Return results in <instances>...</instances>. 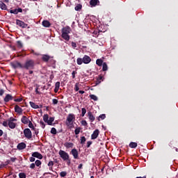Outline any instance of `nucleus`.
Segmentation results:
<instances>
[{
	"label": "nucleus",
	"instance_id": "1",
	"mask_svg": "<svg viewBox=\"0 0 178 178\" xmlns=\"http://www.w3.org/2000/svg\"><path fill=\"white\" fill-rule=\"evenodd\" d=\"M72 32V29H70V26H65L61 29V37L65 40V41H69L70 40V33Z\"/></svg>",
	"mask_w": 178,
	"mask_h": 178
},
{
	"label": "nucleus",
	"instance_id": "2",
	"mask_svg": "<svg viewBox=\"0 0 178 178\" xmlns=\"http://www.w3.org/2000/svg\"><path fill=\"white\" fill-rule=\"evenodd\" d=\"M74 120H76V115L74 114H69L67 117L65 124L68 127V129H73L74 127Z\"/></svg>",
	"mask_w": 178,
	"mask_h": 178
},
{
	"label": "nucleus",
	"instance_id": "3",
	"mask_svg": "<svg viewBox=\"0 0 178 178\" xmlns=\"http://www.w3.org/2000/svg\"><path fill=\"white\" fill-rule=\"evenodd\" d=\"M34 66H35V61L34 60H26L25 63L23 65L24 69H26L27 70L34 69Z\"/></svg>",
	"mask_w": 178,
	"mask_h": 178
},
{
	"label": "nucleus",
	"instance_id": "4",
	"mask_svg": "<svg viewBox=\"0 0 178 178\" xmlns=\"http://www.w3.org/2000/svg\"><path fill=\"white\" fill-rule=\"evenodd\" d=\"M41 56H42V60L43 62H46V63L50 62V63H52V64H54L56 62L55 60H54V57L50 56L48 54H42Z\"/></svg>",
	"mask_w": 178,
	"mask_h": 178
},
{
	"label": "nucleus",
	"instance_id": "5",
	"mask_svg": "<svg viewBox=\"0 0 178 178\" xmlns=\"http://www.w3.org/2000/svg\"><path fill=\"white\" fill-rule=\"evenodd\" d=\"M58 154L60 155V158L63 159V161H68L69 154H67L66 152L63 150H60Z\"/></svg>",
	"mask_w": 178,
	"mask_h": 178
},
{
	"label": "nucleus",
	"instance_id": "6",
	"mask_svg": "<svg viewBox=\"0 0 178 178\" xmlns=\"http://www.w3.org/2000/svg\"><path fill=\"white\" fill-rule=\"evenodd\" d=\"M24 134L25 137L26 138H28L29 140H30V138H31V137H33V135L31 134V130H30V129H29V128L25 129L24 130Z\"/></svg>",
	"mask_w": 178,
	"mask_h": 178
},
{
	"label": "nucleus",
	"instance_id": "7",
	"mask_svg": "<svg viewBox=\"0 0 178 178\" xmlns=\"http://www.w3.org/2000/svg\"><path fill=\"white\" fill-rule=\"evenodd\" d=\"M16 24L19 26V27H22V29H26L27 27V24L23 22V21L17 19L16 20Z\"/></svg>",
	"mask_w": 178,
	"mask_h": 178
},
{
	"label": "nucleus",
	"instance_id": "8",
	"mask_svg": "<svg viewBox=\"0 0 178 178\" xmlns=\"http://www.w3.org/2000/svg\"><path fill=\"white\" fill-rule=\"evenodd\" d=\"M13 67H14V69H19L23 67V65H22V64L17 61L13 62L11 63Z\"/></svg>",
	"mask_w": 178,
	"mask_h": 178
},
{
	"label": "nucleus",
	"instance_id": "9",
	"mask_svg": "<svg viewBox=\"0 0 178 178\" xmlns=\"http://www.w3.org/2000/svg\"><path fill=\"white\" fill-rule=\"evenodd\" d=\"M98 136H99V130L96 129L91 135V140H95L96 138H97Z\"/></svg>",
	"mask_w": 178,
	"mask_h": 178
},
{
	"label": "nucleus",
	"instance_id": "10",
	"mask_svg": "<svg viewBox=\"0 0 178 178\" xmlns=\"http://www.w3.org/2000/svg\"><path fill=\"white\" fill-rule=\"evenodd\" d=\"M72 155L74 156V159H79V152L76 149H72L71 151Z\"/></svg>",
	"mask_w": 178,
	"mask_h": 178
},
{
	"label": "nucleus",
	"instance_id": "11",
	"mask_svg": "<svg viewBox=\"0 0 178 178\" xmlns=\"http://www.w3.org/2000/svg\"><path fill=\"white\" fill-rule=\"evenodd\" d=\"M82 59H83V63H85V65H88V63H90V62H91V58H90V56H88L87 55H85Z\"/></svg>",
	"mask_w": 178,
	"mask_h": 178
},
{
	"label": "nucleus",
	"instance_id": "12",
	"mask_svg": "<svg viewBox=\"0 0 178 178\" xmlns=\"http://www.w3.org/2000/svg\"><path fill=\"white\" fill-rule=\"evenodd\" d=\"M33 158H38V159H42V154L38 152H35L32 154Z\"/></svg>",
	"mask_w": 178,
	"mask_h": 178
},
{
	"label": "nucleus",
	"instance_id": "13",
	"mask_svg": "<svg viewBox=\"0 0 178 178\" xmlns=\"http://www.w3.org/2000/svg\"><path fill=\"white\" fill-rule=\"evenodd\" d=\"M90 5L92 8L97 6V5H99V0H90Z\"/></svg>",
	"mask_w": 178,
	"mask_h": 178
},
{
	"label": "nucleus",
	"instance_id": "14",
	"mask_svg": "<svg viewBox=\"0 0 178 178\" xmlns=\"http://www.w3.org/2000/svg\"><path fill=\"white\" fill-rule=\"evenodd\" d=\"M15 111L17 113H19V115H22L23 113V109L20 108L18 105H16L15 106Z\"/></svg>",
	"mask_w": 178,
	"mask_h": 178
},
{
	"label": "nucleus",
	"instance_id": "15",
	"mask_svg": "<svg viewBox=\"0 0 178 178\" xmlns=\"http://www.w3.org/2000/svg\"><path fill=\"white\" fill-rule=\"evenodd\" d=\"M26 143H21L17 145V149H19L20 151L22 149H24L26 148Z\"/></svg>",
	"mask_w": 178,
	"mask_h": 178
},
{
	"label": "nucleus",
	"instance_id": "16",
	"mask_svg": "<svg viewBox=\"0 0 178 178\" xmlns=\"http://www.w3.org/2000/svg\"><path fill=\"white\" fill-rule=\"evenodd\" d=\"M88 116L90 122H92L94 120H95V117H94V115H92V113L88 112Z\"/></svg>",
	"mask_w": 178,
	"mask_h": 178
},
{
	"label": "nucleus",
	"instance_id": "17",
	"mask_svg": "<svg viewBox=\"0 0 178 178\" xmlns=\"http://www.w3.org/2000/svg\"><path fill=\"white\" fill-rule=\"evenodd\" d=\"M22 122L24 123V124H29V122H30V120H29V118L26 116H22Z\"/></svg>",
	"mask_w": 178,
	"mask_h": 178
},
{
	"label": "nucleus",
	"instance_id": "18",
	"mask_svg": "<svg viewBox=\"0 0 178 178\" xmlns=\"http://www.w3.org/2000/svg\"><path fill=\"white\" fill-rule=\"evenodd\" d=\"M42 24L43 27H51V22H49L48 20H44L42 22Z\"/></svg>",
	"mask_w": 178,
	"mask_h": 178
},
{
	"label": "nucleus",
	"instance_id": "19",
	"mask_svg": "<svg viewBox=\"0 0 178 178\" xmlns=\"http://www.w3.org/2000/svg\"><path fill=\"white\" fill-rule=\"evenodd\" d=\"M59 87H60V82H56L55 84L54 92L59 91Z\"/></svg>",
	"mask_w": 178,
	"mask_h": 178
},
{
	"label": "nucleus",
	"instance_id": "20",
	"mask_svg": "<svg viewBox=\"0 0 178 178\" xmlns=\"http://www.w3.org/2000/svg\"><path fill=\"white\" fill-rule=\"evenodd\" d=\"M29 104L31 106V108H33V109H38V108H40L38 105L35 104V103L33 102H30Z\"/></svg>",
	"mask_w": 178,
	"mask_h": 178
},
{
	"label": "nucleus",
	"instance_id": "21",
	"mask_svg": "<svg viewBox=\"0 0 178 178\" xmlns=\"http://www.w3.org/2000/svg\"><path fill=\"white\" fill-rule=\"evenodd\" d=\"M12 99V95H6V96L4 98V102H9Z\"/></svg>",
	"mask_w": 178,
	"mask_h": 178
},
{
	"label": "nucleus",
	"instance_id": "22",
	"mask_svg": "<svg viewBox=\"0 0 178 178\" xmlns=\"http://www.w3.org/2000/svg\"><path fill=\"white\" fill-rule=\"evenodd\" d=\"M54 120L55 118L51 117L47 121V124H49V126H52V123H54Z\"/></svg>",
	"mask_w": 178,
	"mask_h": 178
},
{
	"label": "nucleus",
	"instance_id": "23",
	"mask_svg": "<svg viewBox=\"0 0 178 178\" xmlns=\"http://www.w3.org/2000/svg\"><path fill=\"white\" fill-rule=\"evenodd\" d=\"M8 126L10 129H15V127H16V124L12 121H10L8 122Z\"/></svg>",
	"mask_w": 178,
	"mask_h": 178
},
{
	"label": "nucleus",
	"instance_id": "24",
	"mask_svg": "<svg viewBox=\"0 0 178 178\" xmlns=\"http://www.w3.org/2000/svg\"><path fill=\"white\" fill-rule=\"evenodd\" d=\"M73 145L74 144L72 143H65L64 144V146L66 147V148H73Z\"/></svg>",
	"mask_w": 178,
	"mask_h": 178
},
{
	"label": "nucleus",
	"instance_id": "25",
	"mask_svg": "<svg viewBox=\"0 0 178 178\" xmlns=\"http://www.w3.org/2000/svg\"><path fill=\"white\" fill-rule=\"evenodd\" d=\"M96 64L97 66H102L104 65V60H102V59H97L96 60Z\"/></svg>",
	"mask_w": 178,
	"mask_h": 178
},
{
	"label": "nucleus",
	"instance_id": "26",
	"mask_svg": "<svg viewBox=\"0 0 178 178\" xmlns=\"http://www.w3.org/2000/svg\"><path fill=\"white\" fill-rule=\"evenodd\" d=\"M7 8L6 4L4 3H0V8L2 9V10H6Z\"/></svg>",
	"mask_w": 178,
	"mask_h": 178
},
{
	"label": "nucleus",
	"instance_id": "27",
	"mask_svg": "<svg viewBox=\"0 0 178 178\" xmlns=\"http://www.w3.org/2000/svg\"><path fill=\"white\" fill-rule=\"evenodd\" d=\"M130 148H137V143L136 142H131L129 144Z\"/></svg>",
	"mask_w": 178,
	"mask_h": 178
},
{
	"label": "nucleus",
	"instance_id": "28",
	"mask_svg": "<svg viewBox=\"0 0 178 178\" xmlns=\"http://www.w3.org/2000/svg\"><path fill=\"white\" fill-rule=\"evenodd\" d=\"M102 66L103 72H106V70H108V65L106 64V63H103Z\"/></svg>",
	"mask_w": 178,
	"mask_h": 178
},
{
	"label": "nucleus",
	"instance_id": "29",
	"mask_svg": "<svg viewBox=\"0 0 178 178\" xmlns=\"http://www.w3.org/2000/svg\"><path fill=\"white\" fill-rule=\"evenodd\" d=\"M48 119H49V116L48 115V114H44L43 115V120L44 122H45V123H48Z\"/></svg>",
	"mask_w": 178,
	"mask_h": 178
},
{
	"label": "nucleus",
	"instance_id": "30",
	"mask_svg": "<svg viewBox=\"0 0 178 178\" xmlns=\"http://www.w3.org/2000/svg\"><path fill=\"white\" fill-rule=\"evenodd\" d=\"M105 118H106V115H105V114H102L100 115L98 118H97V120L99 122L101 120H104V119H105Z\"/></svg>",
	"mask_w": 178,
	"mask_h": 178
},
{
	"label": "nucleus",
	"instance_id": "31",
	"mask_svg": "<svg viewBox=\"0 0 178 178\" xmlns=\"http://www.w3.org/2000/svg\"><path fill=\"white\" fill-rule=\"evenodd\" d=\"M76 63H77V65H83V58H78L76 59Z\"/></svg>",
	"mask_w": 178,
	"mask_h": 178
},
{
	"label": "nucleus",
	"instance_id": "32",
	"mask_svg": "<svg viewBox=\"0 0 178 178\" xmlns=\"http://www.w3.org/2000/svg\"><path fill=\"white\" fill-rule=\"evenodd\" d=\"M47 165L49 167V170H52V168L54 167V161H50Z\"/></svg>",
	"mask_w": 178,
	"mask_h": 178
},
{
	"label": "nucleus",
	"instance_id": "33",
	"mask_svg": "<svg viewBox=\"0 0 178 178\" xmlns=\"http://www.w3.org/2000/svg\"><path fill=\"white\" fill-rule=\"evenodd\" d=\"M81 131V127H76L75 129L74 133L77 136L78 134H80Z\"/></svg>",
	"mask_w": 178,
	"mask_h": 178
},
{
	"label": "nucleus",
	"instance_id": "34",
	"mask_svg": "<svg viewBox=\"0 0 178 178\" xmlns=\"http://www.w3.org/2000/svg\"><path fill=\"white\" fill-rule=\"evenodd\" d=\"M90 98L93 99V101H98V97L95 95H90Z\"/></svg>",
	"mask_w": 178,
	"mask_h": 178
},
{
	"label": "nucleus",
	"instance_id": "35",
	"mask_svg": "<svg viewBox=\"0 0 178 178\" xmlns=\"http://www.w3.org/2000/svg\"><path fill=\"white\" fill-rule=\"evenodd\" d=\"M42 162L40 160H36L35 162V165L38 166V168H40V165H42Z\"/></svg>",
	"mask_w": 178,
	"mask_h": 178
},
{
	"label": "nucleus",
	"instance_id": "36",
	"mask_svg": "<svg viewBox=\"0 0 178 178\" xmlns=\"http://www.w3.org/2000/svg\"><path fill=\"white\" fill-rule=\"evenodd\" d=\"M86 113H87V110H86V108H83L81 109V117L84 118Z\"/></svg>",
	"mask_w": 178,
	"mask_h": 178
},
{
	"label": "nucleus",
	"instance_id": "37",
	"mask_svg": "<svg viewBox=\"0 0 178 178\" xmlns=\"http://www.w3.org/2000/svg\"><path fill=\"white\" fill-rule=\"evenodd\" d=\"M79 87H80V84L79 83H76L74 86V90L79 91V90H80V88Z\"/></svg>",
	"mask_w": 178,
	"mask_h": 178
},
{
	"label": "nucleus",
	"instance_id": "38",
	"mask_svg": "<svg viewBox=\"0 0 178 178\" xmlns=\"http://www.w3.org/2000/svg\"><path fill=\"white\" fill-rule=\"evenodd\" d=\"M86 137L84 136L81 137V144H86Z\"/></svg>",
	"mask_w": 178,
	"mask_h": 178
},
{
	"label": "nucleus",
	"instance_id": "39",
	"mask_svg": "<svg viewBox=\"0 0 178 178\" xmlns=\"http://www.w3.org/2000/svg\"><path fill=\"white\" fill-rule=\"evenodd\" d=\"M19 178H26V174L24 172H20L19 174Z\"/></svg>",
	"mask_w": 178,
	"mask_h": 178
},
{
	"label": "nucleus",
	"instance_id": "40",
	"mask_svg": "<svg viewBox=\"0 0 178 178\" xmlns=\"http://www.w3.org/2000/svg\"><path fill=\"white\" fill-rule=\"evenodd\" d=\"M67 175V173L66 172H65V171H63V172H61L60 173V176L61 177H65Z\"/></svg>",
	"mask_w": 178,
	"mask_h": 178
},
{
	"label": "nucleus",
	"instance_id": "41",
	"mask_svg": "<svg viewBox=\"0 0 178 178\" xmlns=\"http://www.w3.org/2000/svg\"><path fill=\"white\" fill-rule=\"evenodd\" d=\"M29 127H30V129H33V130H34V125L33 124V122H31V121H29Z\"/></svg>",
	"mask_w": 178,
	"mask_h": 178
},
{
	"label": "nucleus",
	"instance_id": "42",
	"mask_svg": "<svg viewBox=\"0 0 178 178\" xmlns=\"http://www.w3.org/2000/svg\"><path fill=\"white\" fill-rule=\"evenodd\" d=\"M81 9V5L78 4L75 6V10H80Z\"/></svg>",
	"mask_w": 178,
	"mask_h": 178
},
{
	"label": "nucleus",
	"instance_id": "43",
	"mask_svg": "<svg viewBox=\"0 0 178 178\" xmlns=\"http://www.w3.org/2000/svg\"><path fill=\"white\" fill-rule=\"evenodd\" d=\"M40 127H42V129H45V123L44 122L40 121Z\"/></svg>",
	"mask_w": 178,
	"mask_h": 178
},
{
	"label": "nucleus",
	"instance_id": "44",
	"mask_svg": "<svg viewBox=\"0 0 178 178\" xmlns=\"http://www.w3.org/2000/svg\"><path fill=\"white\" fill-rule=\"evenodd\" d=\"M51 134H56V129L51 128Z\"/></svg>",
	"mask_w": 178,
	"mask_h": 178
},
{
	"label": "nucleus",
	"instance_id": "45",
	"mask_svg": "<svg viewBox=\"0 0 178 178\" xmlns=\"http://www.w3.org/2000/svg\"><path fill=\"white\" fill-rule=\"evenodd\" d=\"M81 124H82V126H87L88 123H87V121L86 120H82L81 122Z\"/></svg>",
	"mask_w": 178,
	"mask_h": 178
},
{
	"label": "nucleus",
	"instance_id": "46",
	"mask_svg": "<svg viewBox=\"0 0 178 178\" xmlns=\"http://www.w3.org/2000/svg\"><path fill=\"white\" fill-rule=\"evenodd\" d=\"M10 12L11 13H14V15H17V13H18V11H17V9H15V10H10Z\"/></svg>",
	"mask_w": 178,
	"mask_h": 178
},
{
	"label": "nucleus",
	"instance_id": "47",
	"mask_svg": "<svg viewBox=\"0 0 178 178\" xmlns=\"http://www.w3.org/2000/svg\"><path fill=\"white\" fill-rule=\"evenodd\" d=\"M15 102H22L23 101L22 98H18L14 99Z\"/></svg>",
	"mask_w": 178,
	"mask_h": 178
},
{
	"label": "nucleus",
	"instance_id": "48",
	"mask_svg": "<svg viewBox=\"0 0 178 178\" xmlns=\"http://www.w3.org/2000/svg\"><path fill=\"white\" fill-rule=\"evenodd\" d=\"M30 168H31V169H35V163H32L30 165Z\"/></svg>",
	"mask_w": 178,
	"mask_h": 178
},
{
	"label": "nucleus",
	"instance_id": "49",
	"mask_svg": "<svg viewBox=\"0 0 178 178\" xmlns=\"http://www.w3.org/2000/svg\"><path fill=\"white\" fill-rule=\"evenodd\" d=\"M3 126H4V127H8V126H9V122L8 123V122L4 121L3 122Z\"/></svg>",
	"mask_w": 178,
	"mask_h": 178
},
{
	"label": "nucleus",
	"instance_id": "50",
	"mask_svg": "<svg viewBox=\"0 0 178 178\" xmlns=\"http://www.w3.org/2000/svg\"><path fill=\"white\" fill-rule=\"evenodd\" d=\"M17 44L19 48H22V47H23V44H22V42L20 41H17Z\"/></svg>",
	"mask_w": 178,
	"mask_h": 178
},
{
	"label": "nucleus",
	"instance_id": "51",
	"mask_svg": "<svg viewBox=\"0 0 178 178\" xmlns=\"http://www.w3.org/2000/svg\"><path fill=\"white\" fill-rule=\"evenodd\" d=\"M52 102H53L54 105H56L58 104V99H53Z\"/></svg>",
	"mask_w": 178,
	"mask_h": 178
},
{
	"label": "nucleus",
	"instance_id": "52",
	"mask_svg": "<svg viewBox=\"0 0 178 178\" xmlns=\"http://www.w3.org/2000/svg\"><path fill=\"white\" fill-rule=\"evenodd\" d=\"M76 71H73L72 73V79H75L76 78Z\"/></svg>",
	"mask_w": 178,
	"mask_h": 178
},
{
	"label": "nucleus",
	"instance_id": "53",
	"mask_svg": "<svg viewBox=\"0 0 178 178\" xmlns=\"http://www.w3.org/2000/svg\"><path fill=\"white\" fill-rule=\"evenodd\" d=\"M92 144V142L91 141H88L87 142V147L90 148V146Z\"/></svg>",
	"mask_w": 178,
	"mask_h": 178
},
{
	"label": "nucleus",
	"instance_id": "54",
	"mask_svg": "<svg viewBox=\"0 0 178 178\" xmlns=\"http://www.w3.org/2000/svg\"><path fill=\"white\" fill-rule=\"evenodd\" d=\"M30 162H34L35 161V158L33 157H30L29 159Z\"/></svg>",
	"mask_w": 178,
	"mask_h": 178
},
{
	"label": "nucleus",
	"instance_id": "55",
	"mask_svg": "<svg viewBox=\"0 0 178 178\" xmlns=\"http://www.w3.org/2000/svg\"><path fill=\"white\" fill-rule=\"evenodd\" d=\"M72 47H74V48H76V47H77V44H76V42H72Z\"/></svg>",
	"mask_w": 178,
	"mask_h": 178
},
{
	"label": "nucleus",
	"instance_id": "56",
	"mask_svg": "<svg viewBox=\"0 0 178 178\" xmlns=\"http://www.w3.org/2000/svg\"><path fill=\"white\" fill-rule=\"evenodd\" d=\"M4 92H5V91L3 89L0 90V95L1 96L3 95Z\"/></svg>",
	"mask_w": 178,
	"mask_h": 178
},
{
	"label": "nucleus",
	"instance_id": "57",
	"mask_svg": "<svg viewBox=\"0 0 178 178\" xmlns=\"http://www.w3.org/2000/svg\"><path fill=\"white\" fill-rule=\"evenodd\" d=\"M16 159H16V158H15V157L10 158L11 162H15V161H16Z\"/></svg>",
	"mask_w": 178,
	"mask_h": 178
},
{
	"label": "nucleus",
	"instance_id": "58",
	"mask_svg": "<svg viewBox=\"0 0 178 178\" xmlns=\"http://www.w3.org/2000/svg\"><path fill=\"white\" fill-rule=\"evenodd\" d=\"M78 169H83V164H79V165L78 166Z\"/></svg>",
	"mask_w": 178,
	"mask_h": 178
},
{
	"label": "nucleus",
	"instance_id": "59",
	"mask_svg": "<svg viewBox=\"0 0 178 178\" xmlns=\"http://www.w3.org/2000/svg\"><path fill=\"white\" fill-rule=\"evenodd\" d=\"M3 135V131L0 129V137H2Z\"/></svg>",
	"mask_w": 178,
	"mask_h": 178
},
{
	"label": "nucleus",
	"instance_id": "60",
	"mask_svg": "<svg viewBox=\"0 0 178 178\" xmlns=\"http://www.w3.org/2000/svg\"><path fill=\"white\" fill-rule=\"evenodd\" d=\"M35 93L36 94H40V91H38V88H35Z\"/></svg>",
	"mask_w": 178,
	"mask_h": 178
},
{
	"label": "nucleus",
	"instance_id": "61",
	"mask_svg": "<svg viewBox=\"0 0 178 178\" xmlns=\"http://www.w3.org/2000/svg\"><path fill=\"white\" fill-rule=\"evenodd\" d=\"M79 94H84V91L83 90H79Z\"/></svg>",
	"mask_w": 178,
	"mask_h": 178
},
{
	"label": "nucleus",
	"instance_id": "62",
	"mask_svg": "<svg viewBox=\"0 0 178 178\" xmlns=\"http://www.w3.org/2000/svg\"><path fill=\"white\" fill-rule=\"evenodd\" d=\"M102 79H103L102 76L99 75V80H102Z\"/></svg>",
	"mask_w": 178,
	"mask_h": 178
},
{
	"label": "nucleus",
	"instance_id": "63",
	"mask_svg": "<svg viewBox=\"0 0 178 178\" xmlns=\"http://www.w3.org/2000/svg\"><path fill=\"white\" fill-rule=\"evenodd\" d=\"M22 8H19L18 10H17V12H22Z\"/></svg>",
	"mask_w": 178,
	"mask_h": 178
},
{
	"label": "nucleus",
	"instance_id": "64",
	"mask_svg": "<svg viewBox=\"0 0 178 178\" xmlns=\"http://www.w3.org/2000/svg\"><path fill=\"white\" fill-rule=\"evenodd\" d=\"M29 74H33V71H29Z\"/></svg>",
	"mask_w": 178,
	"mask_h": 178
}]
</instances>
